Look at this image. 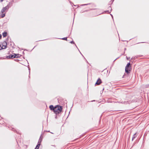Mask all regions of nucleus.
<instances>
[{"label": "nucleus", "mask_w": 149, "mask_h": 149, "mask_svg": "<svg viewBox=\"0 0 149 149\" xmlns=\"http://www.w3.org/2000/svg\"><path fill=\"white\" fill-rule=\"evenodd\" d=\"M17 55L15 54H12L7 56V58H18V56L17 57Z\"/></svg>", "instance_id": "f257e3e1"}, {"label": "nucleus", "mask_w": 149, "mask_h": 149, "mask_svg": "<svg viewBox=\"0 0 149 149\" xmlns=\"http://www.w3.org/2000/svg\"><path fill=\"white\" fill-rule=\"evenodd\" d=\"M130 65V63H128L125 68V72L127 73V74L129 73H130L129 71L130 70H129V68Z\"/></svg>", "instance_id": "f03ea898"}, {"label": "nucleus", "mask_w": 149, "mask_h": 149, "mask_svg": "<svg viewBox=\"0 0 149 149\" xmlns=\"http://www.w3.org/2000/svg\"><path fill=\"white\" fill-rule=\"evenodd\" d=\"M9 7H10L9 6V5L8 4L5 7L3 8L1 10V13H3L6 10H7Z\"/></svg>", "instance_id": "7ed1b4c3"}, {"label": "nucleus", "mask_w": 149, "mask_h": 149, "mask_svg": "<svg viewBox=\"0 0 149 149\" xmlns=\"http://www.w3.org/2000/svg\"><path fill=\"white\" fill-rule=\"evenodd\" d=\"M102 83V81L100 78H99L96 82L95 84V85H99Z\"/></svg>", "instance_id": "20e7f679"}, {"label": "nucleus", "mask_w": 149, "mask_h": 149, "mask_svg": "<svg viewBox=\"0 0 149 149\" xmlns=\"http://www.w3.org/2000/svg\"><path fill=\"white\" fill-rule=\"evenodd\" d=\"M7 43L6 42L4 41L2 43V47L1 48L5 49L7 47Z\"/></svg>", "instance_id": "39448f33"}, {"label": "nucleus", "mask_w": 149, "mask_h": 149, "mask_svg": "<svg viewBox=\"0 0 149 149\" xmlns=\"http://www.w3.org/2000/svg\"><path fill=\"white\" fill-rule=\"evenodd\" d=\"M56 107L58 109V111L60 113L61 112L62 109V107L60 106H57Z\"/></svg>", "instance_id": "423d86ee"}, {"label": "nucleus", "mask_w": 149, "mask_h": 149, "mask_svg": "<svg viewBox=\"0 0 149 149\" xmlns=\"http://www.w3.org/2000/svg\"><path fill=\"white\" fill-rule=\"evenodd\" d=\"M41 141V139L40 138L39 140V141L38 142V144L37 145V146L36 147L35 149H38V148H39V146L40 145V142Z\"/></svg>", "instance_id": "0eeeda50"}, {"label": "nucleus", "mask_w": 149, "mask_h": 149, "mask_svg": "<svg viewBox=\"0 0 149 149\" xmlns=\"http://www.w3.org/2000/svg\"><path fill=\"white\" fill-rule=\"evenodd\" d=\"M53 111L55 113L59 114L60 113L58 111V109H57V108H56V107L54 108Z\"/></svg>", "instance_id": "6e6552de"}, {"label": "nucleus", "mask_w": 149, "mask_h": 149, "mask_svg": "<svg viewBox=\"0 0 149 149\" xmlns=\"http://www.w3.org/2000/svg\"><path fill=\"white\" fill-rule=\"evenodd\" d=\"M2 35L3 37H5L7 36V33L6 32H4L2 33Z\"/></svg>", "instance_id": "1a4fd4ad"}, {"label": "nucleus", "mask_w": 149, "mask_h": 149, "mask_svg": "<svg viewBox=\"0 0 149 149\" xmlns=\"http://www.w3.org/2000/svg\"><path fill=\"white\" fill-rule=\"evenodd\" d=\"M54 108L53 105H51L49 106V108L51 110H53L54 111Z\"/></svg>", "instance_id": "9d476101"}, {"label": "nucleus", "mask_w": 149, "mask_h": 149, "mask_svg": "<svg viewBox=\"0 0 149 149\" xmlns=\"http://www.w3.org/2000/svg\"><path fill=\"white\" fill-rule=\"evenodd\" d=\"M5 13L3 14V13H2L1 16V18H3V17H5Z\"/></svg>", "instance_id": "9b49d317"}, {"label": "nucleus", "mask_w": 149, "mask_h": 149, "mask_svg": "<svg viewBox=\"0 0 149 149\" xmlns=\"http://www.w3.org/2000/svg\"><path fill=\"white\" fill-rule=\"evenodd\" d=\"M136 137V133H135V134L134 135H133V137H132V141H133V140H134V139Z\"/></svg>", "instance_id": "f8f14e48"}, {"label": "nucleus", "mask_w": 149, "mask_h": 149, "mask_svg": "<svg viewBox=\"0 0 149 149\" xmlns=\"http://www.w3.org/2000/svg\"><path fill=\"white\" fill-rule=\"evenodd\" d=\"M67 39V38H62L61 39L62 40H66Z\"/></svg>", "instance_id": "ddd939ff"}, {"label": "nucleus", "mask_w": 149, "mask_h": 149, "mask_svg": "<svg viewBox=\"0 0 149 149\" xmlns=\"http://www.w3.org/2000/svg\"><path fill=\"white\" fill-rule=\"evenodd\" d=\"M16 54L17 55V57L18 56V58L20 56L19 54Z\"/></svg>", "instance_id": "4468645a"}, {"label": "nucleus", "mask_w": 149, "mask_h": 149, "mask_svg": "<svg viewBox=\"0 0 149 149\" xmlns=\"http://www.w3.org/2000/svg\"><path fill=\"white\" fill-rule=\"evenodd\" d=\"M2 47H1V45H0V50L3 49L1 48Z\"/></svg>", "instance_id": "2eb2a0df"}, {"label": "nucleus", "mask_w": 149, "mask_h": 149, "mask_svg": "<svg viewBox=\"0 0 149 149\" xmlns=\"http://www.w3.org/2000/svg\"><path fill=\"white\" fill-rule=\"evenodd\" d=\"M2 37L1 34H0V39Z\"/></svg>", "instance_id": "dca6fc26"}, {"label": "nucleus", "mask_w": 149, "mask_h": 149, "mask_svg": "<svg viewBox=\"0 0 149 149\" xmlns=\"http://www.w3.org/2000/svg\"><path fill=\"white\" fill-rule=\"evenodd\" d=\"M127 60H129V59H130V57H129V58H128V57H127Z\"/></svg>", "instance_id": "f3484780"}, {"label": "nucleus", "mask_w": 149, "mask_h": 149, "mask_svg": "<svg viewBox=\"0 0 149 149\" xmlns=\"http://www.w3.org/2000/svg\"><path fill=\"white\" fill-rule=\"evenodd\" d=\"M70 42L71 43H74V42L73 41H71Z\"/></svg>", "instance_id": "a211bd4d"}, {"label": "nucleus", "mask_w": 149, "mask_h": 149, "mask_svg": "<svg viewBox=\"0 0 149 149\" xmlns=\"http://www.w3.org/2000/svg\"><path fill=\"white\" fill-rule=\"evenodd\" d=\"M88 4H83V5H82V6H84V5H87Z\"/></svg>", "instance_id": "6ab92c4d"}, {"label": "nucleus", "mask_w": 149, "mask_h": 149, "mask_svg": "<svg viewBox=\"0 0 149 149\" xmlns=\"http://www.w3.org/2000/svg\"><path fill=\"white\" fill-rule=\"evenodd\" d=\"M109 8H111H111H110V7H109Z\"/></svg>", "instance_id": "aec40b11"}, {"label": "nucleus", "mask_w": 149, "mask_h": 149, "mask_svg": "<svg viewBox=\"0 0 149 149\" xmlns=\"http://www.w3.org/2000/svg\"><path fill=\"white\" fill-rule=\"evenodd\" d=\"M107 12H109V13H110V12H109V10H108V11H107Z\"/></svg>", "instance_id": "412c9836"}]
</instances>
